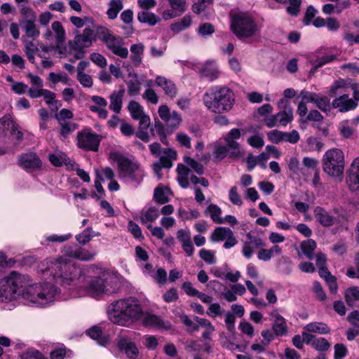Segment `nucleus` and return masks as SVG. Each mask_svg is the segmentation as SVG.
<instances>
[{
    "label": "nucleus",
    "instance_id": "f257e3e1",
    "mask_svg": "<svg viewBox=\"0 0 359 359\" xmlns=\"http://www.w3.org/2000/svg\"><path fill=\"white\" fill-rule=\"evenodd\" d=\"M29 277L12 271L0 280V302H8L18 296L39 306H45L54 301L57 288L50 283L27 285Z\"/></svg>",
    "mask_w": 359,
    "mask_h": 359
},
{
    "label": "nucleus",
    "instance_id": "f03ea898",
    "mask_svg": "<svg viewBox=\"0 0 359 359\" xmlns=\"http://www.w3.org/2000/svg\"><path fill=\"white\" fill-rule=\"evenodd\" d=\"M109 316L114 324L130 327L140 320L142 307L135 298L119 299L111 304Z\"/></svg>",
    "mask_w": 359,
    "mask_h": 359
},
{
    "label": "nucleus",
    "instance_id": "7ed1b4c3",
    "mask_svg": "<svg viewBox=\"0 0 359 359\" xmlns=\"http://www.w3.org/2000/svg\"><path fill=\"white\" fill-rule=\"evenodd\" d=\"M203 102L210 111L222 114L232 109L235 104V95L226 86H215L204 93Z\"/></svg>",
    "mask_w": 359,
    "mask_h": 359
},
{
    "label": "nucleus",
    "instance_id": "20e7f679",
    "mask_svg": "<svg viewBox=\"0 0 359 359\" xmlns=\"http://www.w3.org/2000/svg\"><path fill=\"white\" fill-rule=\"evenodd\" d=\"M46 272H50L55 282L63 285H70L83 275L82 270L72 261L60 257L50 263Z\"/></svg>",
    "mask_w": 359,
    "mask_h": 359
},
{
    "label": "nucleus",
    "instance_id": "39448f33",
    "mask_svg": "<svg viewBox=\"0 0 359 359\" xmlns=\"http://www.w3.org/2000/svg\"><path fill=\"white\" fill-rule=\"evenodd\" d=\"M241 137V133L238 128L231 129L224 136L226 145L217 144L215 146L213 151L215 161H220L226 156L234 160L242 157L244 152L237 141Z\"/></svg>",
    "mask_w": 359,
    "mask_h": 359
},
{
    "label": "nucleus",
    "instance_id": "423d86ee",
    "mask_svg": "<svg viewBox=\"0 0 359 359\" xmlns=\"http://www.w3.org/2000/svg\"><path fill=\"white\" fill-rule=\"evenodd\" d=\"M231 29L239 39L250 38L259 29L254 18L248 13H238L231 18Z\"/></svg>",
    "mask_w": 359,
    "mask_h": 359
},
{
    "label": "nucleus",
    "instance_id": "0eeeda50",
    "mask_svg": "<svg viewBox=\"0 0 359 359\" xmlns=\"http://www.w3.org/2000/svg\"><path fill=\"white\" fill-rule=\"evenodd\" d=\"M323 170L329 176L341 177L344 171V152L337 148L328 149L323 156Z\"/></svg>",
    "mask_w": 359,
    "mask_h": 359
},
{
    "label": "nucleus",
    "instance_id": "6e6552de",
    "mask_svg": "<svg viewBox=\"0 0 359 359\" xmlns=\"http://www.w3.org/2000/svg\"><path fill=\"white\" fill-rule=\"evenodd\" d=\"M118 176L126 182H133L140 184L144 177V172L139 163L133 162L130 159L117 155Z\"/></svg>",
    "mask_w": 359,
    "mask_h": 359
},
{
    "label": "nucleus",
    "instance_id": "1a4fd4ad",
    "mask_svg": "<svg viewBox=\"0 0 359 359\" xmlns=\"http://www.w3.org/2000/svg\"><path fill=\"white\" fill-rule=\"evenodd\" d=\"M118 280L116 277L109 275L105 278L94 277L86 286V292L94 297L101 294H111L118 290Z\"/></svg>",
    "mask_w": 359,
    "mask_h": 359
},
{
    "label": "nucleus",
    "instance_id": "9d476101",
    "mask_svg": "<svg viewBox=\"0 0 359 359\" xmlns=\"http://www.w3.org/2000/svg\"><path fill=\"white\" fill-rule=\"evenodd\" d=\"M278 107L280 109L278 113L264 118V123L269 128L286 126L293 119V109L287 100L280 99L278 102Z\"/></svg>",
    "mask_w": 359,
    "mask_h": 359
},
{
    "label": "nucleus",
    "instance_id": "9b49d317",
    "mask_svg": "<svg viewBox=\"0 0 359 359\" xmlns=\"http://www.w3.org/2000/svg\"><path fill=\"white\" fill-rule=\"evenodd\" d=\"M97 33H100V39L104 41L107 47L116 55L122 58H126L128 55V50L127 48L123 47V41L122 38L115 36L105 28L100 27L97 29Z\"/></svg>",
    "mask_w": 359,
    "mask_h": 359
},
{
    "label": "nucleus",
    "instance_id": "f8f14e48",
    "mask_svg": "<svg viewBox=\"0 0 359 359\" xmlns=\"http://www.w3.org/2000/svg\"><path fill=\"white\" fill-rule=\"evenodd\" d=\"M77 146L87 151L98 150L100 142V136L92 133L90 129H86L77 134Z\"/></svg>",
    "mask_w": 359,
    "mask_h": 359
},
{
    "label": "nucleus",
    "instance_id": "ddd939ff",
    "mask_svg": "<svg viewBox=\"0 0 359 359\" xmlns=\"http://www.w3.org/2000/svg\"><path fill=\"white\" fill-rule=\"evenodd\" d=\"M210 239L213 243L224 241V248H231L238 243V241L232 230L227 227L218 226L212 233Z\"/></svg>",
    "mask_w": 359,
    "mask_h": 359
},
{
    "label": "nucleus",
    "instance_id": "4468645a",
    "mask_svg": "<svg viewBox=\"0 0 359 359\" xmlns=\"http://www.w3.org/2000/svg\"><path fill=\"white\" fill-rule=\"evenodd\" d=\"M95 39V32L90 28H85L83 34H76L72 41H69L68 46L70 50H81L89 47L93 40Z\"/></svg>",
    "mask_w": 359,
    "mask_h": 359
},
{
    "label": "nucleus",
    "instance_id": "2eb2a0df",
    "mask_svg": "<svg viewBox=\"0 0 359 359\" xmlns=\"http://www.w3.org/2000/svg\"><path fill=\"white\" fill-rule=\"evenodd\" d=\"M128 109L134 120L139 121L141 128H148L150 126V118L145 114L143 107L136 101H130L128 105Z\"/></svg>",
    "mask_w": 359,
    "mask_h": 359
},
{
    "label": "nucleus",
    "instance_id": "dca6fc26",
    "mask_svg": "<svg viewBox=\"0 0 359 359\" xmlns=\"http://www.w3.org/2000/svg\"><path fill=\"white\" fill-rule=\"evenodd\" d=\"M158 115L168 127L175 128L180 126L182 119L181 115L176 111L170 113L169 107L166 104H162L158 107Z\"/></svg>",
    "mask_w": 359,
    "mask_h": 359
},
{
    "label": "nucleus",
    "instance_id": "f3484780",
    "mask_svg": "<svg viewBox=\"0 0 359 359\" xmlns=\"http://www.w3.org/2000/svg\"><path fill=\"white\" fill-rule=\"evenodd\" d=\"M140 320L142 321L143 326L149 328L166 330L171 328V325L169 322L163 320L158 316L149 313H142V316Z\"/></svg>",
    "mask_w": 359,
    "mask_h": 359
},
{
    "label": "nucleus",
    "instance_id": "a211bd4d",
    "mask_svg": "<svg viewBox=\"0 0 359 359\" xmlns=\"http://www.w3.org/2000/svg\"><path fill=\"white\" fill-rule=\"evenodd\" d=\"M117 346L129 358H136L138 355L139 351L137 346L132 341V339L127 335L118 336Z\"/></svg>",
    "mask_w": 359,
    "mask_h": 359
},
{
    "label": "nucleus",
    "instance_id": "6ab92c4d",
    "mask_svg": "<svg viewBox=\"0 0 359 359\" xmlns=\"http://www.w3.org/2000/svg\"><path fill=\"white\" fill-rule=\"evenodd\" d=\"M270 316L273 321L272 330L276 337L286 336L288 333V327L286 320L279 314L276 310L271 311Z\"/></svg>",
    "mask_w": 359,
    "mask_h": 359
},
{
    "label": "nucleus",
    "instance_id": "aec40b11",
    "mask_svg": "<svg viewBox=\"0 0 359 359\" xmlns=\"http://www.w3.org/2000/svg\"><path fill=\"white\" fill-rule=\"evenodd\" d=\"M246 237L248 240L243 244L242 252L244 257L249 259L253 255L255 249L264 247L265 243L259 236L248 233Z\"/></svg>",
    "mask_w": 359,
    "mask_h": 359
},
{
    "label": "nucleus",
    "instance_id": "412c9836",
    "mask_svg": "<svg viewBox=\"0 0 359 359\" xmlns=\"http://www.w3.org/2000/svg\"><path fill=\"white\" fill-rule=\"evenodd\" d=\"M332 106L337 109L341 113L346 112L355 109L358 106V102L350 98L348 95L344 94L332 102Z\"/></svg>",
    "mask_w": 359,
    "mask_h": 359
},
{
    "label": "nucleus",
    "instance_id": "4be33fe9",
    "mask_svg": "<svg viewBox=\"0 0 359 359\" xmlns=\"http://www.w3.org/2000/svg\"><path fill=\"white\" fill-rule=\"evenodd\" d=\"M18 165L25 170H35L41 168V161L34 153H28L20 156Z\"/></svg>",
    "mask_w": 359,
    "mask_h": 359
},
{
    "label": "nucleus",
    "instance_id": "5701e85b",
    "mask_svg": "<svg viewBox=\"0 0 359 359\" xmlns=\"http://www.w3.org/2000/svg\"><path fill=\"white\" fill-rule=\"evenodd\" d=\"M346 183L352 191L359 189V156L355 158L351 165Z\"/></svg>",
    "mask_w": 359,
    "mask_h": 359
},
{
    "label": "nucleus",
    "instance_id": "b1692460",
    "mask_svg": "<svg viewBox=\"0 0 359 359\" xmlns=\"http://www.w3.org/2000/svg\"><path fill=\"white\" fill-rule=\"evenodd\" d=\"M313 215L316 221L324 227H330L335 223L336 217L322 207H316Z\"/></svg>",
    "mask_w": 359,
    "mask_h": 359
},
{
    "label": "nucleus",
    "instance_id": "393cba45",
    "mask_svg": "<svg viewBox=\"0 0 359 359\" xmlns=\"http://www.w3.org/2000/svg\"><path fill=\"white\" fill-rule=\"evenodd\" d=\"M155 83L158 86L161 87L165 94L170 98H174L177 96V88L172 81L164 76H158L156 77Z\"/></svg>",
    "mask_w": 359,
    "mask_h": 359
},
{
    "label": "nucleus",
    "instance_id": "a878e982",
    "mask_svg": "<svg viewBox=\"0 0 359 359\" xmlns=\"http://www.w3.org/2000/svg\"><path fill=\"white\" fill-rule=\"evenodd\" d=\"M125 92V89L122 88L118 91L111 93L109 97L110 100L109 108L116 114H118L121 110Z\"/></svg>",
    "mask_w": 359,
    "mask_h": 359
},
{
    "label": "nucleus",
    "instance_id": "bb28decb",
    "mask_svg": "<svg viewBox=\"0 0 359 359\" xmlns=\"http://www.w3.org/2000/svg\"><path fill=\"white\" fill-rule=\"evenodd\" d=\"M304 330L318 334H327L331 332V328L323 322H312L304 327Z\"/></svg>",
    "mask_w": 359,
    "mask_h": 359
},
{
    "label": "nucleus",
    "instance_id": "cd10ccee",
    "mask_svg": "<svg viewBox=\"0 0 359 359\" xmlns=\"http://www.w3.org/2000/svg\"><path fill=\"white\" fill-rule=\"evenodd\" d=\"M177 180L183 189H187L189 187V177L191 170L183 164H178L177 168Z\"/></svg>",
    "mask_w": 359,
    "mask_h": 359
},
{
    "label": "nucleus",
    "instance_id": "c85d7f7f",
    "mask_svg": "<svg viewBox=\"0 0 359 359\" xmlns=\"http://www.w3.org/2000/svg\"><path fill=\"white\" fill-rule=\"evenodd\" d=\"M13 126L14 121L11 114H6L0 118V139L8 137Z\"/></svg>",
    "mask_w": 359,
    "mask_h": 359
},
{
    "label": "nucleus",
    "instance_id": "c756f323",
    "mask_svg": "<svg viewBox=\"0 0 359 359\" xmlns=\"http://www.w3.org/2000/svg\"><path fill=\"white\" fill-rule=\"evenodd\" d=\"M201 76L210 81L216 80L220 72L218 68L212 63H206L200 71Z\"/></svg>",
    "mask_w": 359,
    "mask_h": 359
},
{
    "label": "nucleus",
    "instance_id": "7c9ffc66",
    "mask_svg": "<svg viewBox=\"0 0 359 359\" xmlns=\"http://www.w3.org/2000/svg\"><path fill=\"white\" fill-rule=\"evenodd\" d=\"M313 104L317 108L327 115L330 114L332 108H333L330 98L325 95H321L320 94H318Z\"/></svg>",
    "mask_w": 359,
    "mask_h": 359
},
{
    "label": "nucleus",
    "instance_id": "2f4dec72",
    "mask_svg": "<svg viewBox=\"0 0 359 359\" xmlns=\"http://www.w3.org/2000/svg\"><path fill=\"white\" fill-rule=\"evenodd\" d=\"M177 158V153L172 149H163V154L160 156L159 162L163 168H170L172 166V161Z\"/></svg>",
    "mask_w": 359,
    "mask_h": 359
},
{
    "label": "nucleus",
    "instance_id": "473e14b6",
    "mask_svg": "<svg viewBox=\"0 0 359 359\" xmlns=\"http://www.w3.org/2000/svg\"><path fill=\"white\" fill-rule=\"evenodd\" d=\"M49 161L56 167L62 166L63 164L67 165H72L70 158H68L65 153L61 151L50 154Z\"/></svg>",
    "mask_w": 359,
    "mask_h": 359
},
{
    "label": "nucleus",
    "instance_id": "72a5a7b5",
    "mask_svg": "<svg viewBox=\"0 0 359 359\" xmlns=\"http://www.w3.org/2000/svg\"><path fill=\"white\" fill-rule=\"evenodd\" d=\"M35 21L36 20L21 21L22 29L25 32L27 36L32 39H36L40 35V32L36 27Z\"/></svg>",
    "mask_w": 359,
    "mask_h": 359
},
{
    "label": "nucleus",
    "instance_id": "f704fd0d",
    "mask_svg": "<svg viewBox=\"0 0 359 359\" xmlns=\"http://www.w3.org/2000/svg\"><path fill=\"white\" fill-rule=\"evenodd\" d=\"M159 216L158 210L154 207H151L146 211H142L140 213V220L142 224H151L155 221Z\"/></svg>",
    "mask_w": 359,
    "mask_h": 359
},
{
    "label": "nucleus",
    "instance_id": "c9c22d12",
    "mask_svg": "<svg viewBox=\"0 0 359 359\" xmlns=\"http://www.w3.org/2000/svg\"><path fill=\"white\" fill-rule=\"evenodd\" d=\"M86 334L92 339L97 340L101 345H105L108 342V338L102 336V331L98 326H93L86 331Z\"/></svg>",
    "mask_w": 359,
    "mask_h": 359
},
{
    "label": "nucleus",
    "instance_id": "e433bc0d",
    "mask_svg": "<svg viewBox=\"0 0 359 359\" xmlns=\"http://www.w3.org/2000/svg\"><path fill=\"white\" fill-rule=\"evenodd\" d=\"M316 243L313 239H307L301 243V249L306 257L312 259L313 258V252L316 248Z\"/></svg>",
    "mask_w": 359,
    "mask_h": 359
},
{
    "label": "nucleus",
    "instance_id": "4c0bfd02",
    "mask_svg": "<svg viewBox=\"0 0 359 359\" xmlns=\"http://www.w3.org/2000/svg\"><path fill=\"white\" fill-rule=\"evenodd\" d=\"M109 9L107 12L108 18L114 20L123 9V4L121 0H111L109 3Z\"/></svg>",
    "mask_w": 359,
    "mask_h": 359
},
{
    "label": "nucleus",
    "instance_id": "58836bf2",
    "mask_svg": "<svg viewBox=\"0 0 359 359\" xmlns=\"http://www.w3.org/2000/svg\"><path fill=\"white\" fill-rule=\"evenodd\" d=\"M345 299L348 305L353 306L356 302H359V287H351L345 292Z\"/></svg>",
    "mask_w": 359,
    "mask_h": 359
},
{
    "label": "nucleus",
    "instance_id": "ea45409f",
    "mask_svg": "<svg viewBox=\"0 0 359 359\" xmlns=\"http://www.w3.org/2000/svg\"><path fill=\"white\" fill-rule=\"evenodd\" d=\"M137 20L140 22L147 23L151 26L155 25L158 21V18L155 14L147 11L138 13Z\"/></svg>",
    "mask_w": 359,
    "mask_h": 359
},
{
    "label": "nucleus",
    "instance_id": "a19ab883",
    "mask_svg": "<svg viewBox=\"0 0 359 359\" xmlns=\"http://www.w3.org/2000/svg\"><path fill=\"white\" fill-rule=\"evenodd\" d=\"M97 252L89 250L81 247H77V253L74 254V258L81 261H91L96 256Z\"/></svg>",
    "mask_w": 359,
    "mask_h": 359
},
{
    "label": "nucleus",
    "instance_id": "79ce46f5",
    "mask_svg": "<svg viewBox=\"0 0 359 359\" xmlns=\"http://www.w3.org/2000/svg\"><path fill=\"white\" fill-rule=\"evenodd\" d=\"M169 190L166 188L156 187L154 189V198L158 204H165L169 201L168 193Z\"/></svg>",
    "mask_w": 359,
    "mask_h": 359
},
{
    "label": "nucleus",
    "instance_id": "37998d69",
    "mask_svg": "<svg viewBox=\"0 0 359 359\" xmlns=\"http://www.w3.org/2000/svg\"><path fill=\"white\" fill-rule=\"evenodd\" d=\"M151 133L153 135L156 134L159 136L161 142L165 145L168 144V140L165 133L164 127L160 121H156L154 127L151 128Z\"/></svg>",
    "mask_w": 359,
    "mask_h": 359
},
{
    "label": "nucleus",
    "instance_id": "c03bdc74",
    "mask_svg": "<svg viewBox=\"0 0 359 359\" xmlns=\"http://www.w3.org/2000/svg\"><path fill=\"white\" fill-rule=\"evenodd\" d=\"M93 231L91 228L88 227L86 229H84L81 233L77 234L76 236V240L81 244V245H86L95 236H97V234H94Z\"/></svg>",
    "mask_w": 359,
    "mask_h": 359
},
{
    "label": "nucleus",
    "instance_id": "a18cd8bd",
    "mask_svg": "<svg viewBox=\"0 0 359 359\" xmlns=\"http://www.w3.org/2000/svg\"><path fill=\"white\" fill-rule=\"evenodd\" d=\"M51 27L55 34V37L57 43H62L65 40V32L61 22L59 21H55L52 23Z\"/></svg>",
    "mask_w": 359,
    "mask_h": 359
},
{
    "label": "nucleus",
    "instance_id": "49530a36",
    "mask_svg": "<svg viewBox=\"0 0 359 359\" xmlns=\"http://www.w3.org/2000/svg\"><path fill=\"white\" fill-rule=\"evenodd\" d=\"M59 123L61 127L60 134L64 138L67 137L71 133L78 128V125L72 121H63Z\"/></svg>",
    "mask_w": 359,
    "mask_h": 359
},
{
    "label": "nucleus",
    "instance_id": "de8ad7c7",
    "mask_svg": "<svg viewBox=\"0 0 359 359\" xmlns=\"http://www.w3.org/2000/svg\"><path fill=\"white\" fill-rule=\"evenodd\" d=\"M207 212H209L212 219L213 222L217 224H223L224 219L220 217L222 210L221 209L216 205L211 204L207 208Z\"/></svg>",
    "mask_w": 359,
    "mask_h": 359
},
{
    "label": "nucleus",
    "instance_id": "09e8293b",
    "mask_svg": "<svg viewBox=\"0 0 359 359\" xmlns=\"http://www.w3.org/2000/svg\"><path fill=\"white\" fill-rule=\"evenodd\" d=\"M135 76L137 77L136 74ZM128 87V94L130 96H135L140 93L141 83L137 78L134 80H130L126 83Z\"/></svg>",
    "mask_w": 359,
    "mask_h": 359
},
{
    "label": "nucleus",
    "instance_id": "8fccbe9b",
    "mask_svg": "<svg viewBox=\"0 0 359 359\" xmlns=\"http://www.w3.org/2000/svg\"><path fill=\"white\" fill-rule=\"evenodd\" d=\"M199 257L208 264H213L216 262L215 252L210 250L202 248L199 251Z\"/></svg>",
    "mask_w": 359,
    "mask_h": 359
},
{
    "label": "nucleus",
    "instance_id": "3c124183",
    "mask_svg": "<svg viewBox=\"0 0 359 359\" xmlns=\"http://www.w3.org/2000/svg\"><path fill=\"white\" fill-rule=\"evenodd\" d=\"M184 162L191 168L198 175H203L204 172L203 165L189 156L184 158Z\"/></svg>",
    "mask_w": 359,
    "mask_h": 359
},
{
    "label": "nucleus",
    "instance_id": "603ef678",
    "mask_svg": "<svg viewBox=\"0 0 359 359\" xmlns=\"http://www.w3.org/2000/svg\"><path fill=\"white\" fill-rule=\"evenodd\" d=\"M25 50L27 57L32 63H34V55L39 50L36 46L32 41H28L25 43Z\"/></svg>",
    "mask_w": 359,
    "mask_h": 359
},
{
    "label": "nucleus",
    "instance_id": "864d4df0",
    "mask_svg": "<svg viewBox=\"0 0 359 359\" xmlns=\"http://www.w3.org/2000/svg\"><path fill=\"white\" fill-rule=\"evenodd\" d=\"M143 345L147 349L154 351L157 348L158 341L155 336L147 334L143 337Z\"/></svg>",
    "mask_w": 359,
    "mask_h": 359
},
{
    "label": "nucleus",
    "instance_id": "5fc2aeb1",
    "mask_svg": "<svg viewBox=\"0 0 359 359\" xmlns=\"http://www.w3.org/2000/svg\"><path fill=\"white\" fill-rule=\"evenodd\" d=\"M336 59L337 57L334 55H325L320 57H318L313 62L314 69H316L318 68H320L323 65L334 61Z\"/></svg>",
    "mask_w": 359,
    "mask_h": 359
},
{
    "label": "nucleus",
    "instance_id": "6e6d98bb",
    "mask_svg": "<svg viewBox=\"0 0 359 359\" xmlns=\"http://www.w3.org/2000/svg\"><path fill=\"white\" fill-rule=\"evenodd\" d=\"M312 346L317 351H327L330 347V344L325 338H316L312 343Z\"/></svg>",
    "mask_w": 359,
    "mask_h": 359
},
{
    "label": "nucleus",
    "instance_id": "4d7b16f0",
    "mask_svg": "<svg viewBox=\"0 0 359 359\" xmlns=\"http://www.w3.org/2000/svg\"><path fill=\"white\" fill-rule=\"evenodd\" d=\"M48 79L53 83H57L62 82L64 84L69 85L70 79L67 75H62L61 74H55L51 72L49 74Z\"/></svg>",
    "mask_w": 359,
    "mask_h": 359
},
{
    "label": "nucleus",
    "instance_id": "13d9d810",
    "mask_svg": "<svg viewBox=\"0 0 359 359\" xmlns=\"http://www.w3.org/2000/svg\"><path fill=\"white\" fill-rule=\"evenodd\" d=\"M212 3V0H198L192 6L194 13L199 14L204 11L207 7Z\"/></svg>",
    "mask_w": 359,
    "mask_h": 359
},
{
    "label": "nucleus",
    "instance_id": "bf43d9fd",
    "mask_svg": "<svg viewBox=\"0 0 359 359\" xmlns=\"http://www.w3.org/2000/svg\"><path fill=\"white\" fill-rule=\"evenodd\" d=\"M20 13L25 19L23 20H36V15L34 10L27 6L22 5L20 9Z\"/></svg>",
    "mask_w": 359,
    "mask_h": 359
},
{
    "label": "nucleus",
    "instance_id": "052dcab7",
    "mask_svg": "<svg viewBox=\"0 0 359 359\" xmlns=\"http://www.w3.org/2000/svg\"><path fill=\"white\" fill-rule=\"evenodd\" d=\"M206 313L211 318H216L223 313V310L218 303L210 304Z\"/></svg>",
    "mask_w": 359,
    "mask_h": 359
},
{
    "label": "nucleus",
    "instance_id": "680f3d73",
    "mask_svg": "<svg viewBox=\"0 0 359 359\" xmlns=\"http://www.w3.org/2000/svg\"><path fill=\"white\" fill-rule=\"evenodd\" d=\"M128 229L131 233V234L137 239H143L144 236L142 235L140 227L133 221H130L128 224Z\"/></svg>",
    "mask_w": 359,
    "mask_h": 359
},
{
    "label": "nucleus",
    "instance_id": "e2e57ef3",
    "mask_svg": "<svg viewBox=\"0 0 359 359\" xmlns=\"http://www.w3.org/2000/svg\"><path fill=\"white\" fill-rule=\"evenodd\" d=\"M171 8L175 11H178V15L186 11V0H168Z\"/></svg>",
    "mask_w": 359,
    "mask_h": 359
},
{
    "label": "nucleus",
    "instance_id": "0e129e2a",
    "mask_svg": "<svg viewBox=\"0 0 359 359\" xmlns=\"http://www.w3.org/2000/svg\"><path fill=\"white\" fill-rule=\"evenodd\" d=\"M300 139L299 134L297 130H293L290 133L283 132V141L291 144H296Z\"/></svg>",
    "mask_w": 359,
    "mask_h": 359
},
{
    "label": "nucleus",
    "instance_id": "69168bd1",
    "mask_svg": "<svg viewBox=\"0 0 359 359\" xmlns=\"http://www.w3.org/2000/svg\"><path fill=\"white\" fill-rule=\"evenodd\" d=\"M229 200L230 201L236 205L241 206L243 204L242 199L238 193V189L236 187H232L229 190Z\"/></svg>",
    "mask_w": 359,
    "mask_h": 359
},
{
    "label": "nucleus",
    "instance_id": "338daca9",
    "mask_svg": "<svg viewBox=\"0 0 359 359\" xmlns=\"http://www.w3.org/2000/svg\"><path fill=\"white\" fill-rule=\"evenodd\" d=\"M77 79L81 86L84 88H90L93 84L92 76L87 74H81L77 75Z\"/></svg>",
    "mask_w": 359,
    "mask_h": 359
},
{
    "label": "nucleus",
    "instance_id": "774afa93",
    "mask_svg": "<svg viewBox=\"0 0 359 359\" xmlns=\"http://www.w3.org/2000/svg\"><path fill=\"white\" fill-rule=\"evenodd\" d=\"M90 58L93 62L101 68L105 67L107 65L106 58L100 53H93L90 55Z\"/></svg>",
    "mask_w": 359,
    "mask_h": 359
}]
</instances>
